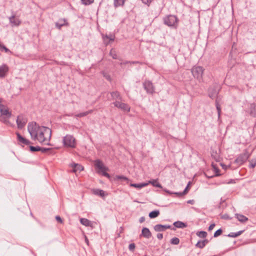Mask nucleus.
Returning a JSON list of instances; mask_svg holds the SVG:
<instances>
[{
	"mask_svg": "<svg viewBox=\"0 0 256 256\" xmlns=\"http://www.w3.org/2000/svg\"><path fill=\"white\" fill-rule=\"evenodd\" d=\"M28 130L32 140H38L40 144L50 146V140L52 131L44 126H40L36 122H30L28 126Z\"/></svg>",
	"mask_w": 256,
	"mask_h": 256,
	"instance_id": "1",
	"label": "nucleus"
},
{
	"mask_svg": "<svg viewBox=\"0 0 256 256\" xmlns=\"http://www.w3.org/2000/svg\"><path fill=\"white\" fill-rule=\"evenodd\" d=\"M178 18L174 15L169 14L163 18L164 24L169 27L176 28L178 24Z\"/></svg>",
	"mask_w": 256,
	"mask_h": 256,
	"instance_id": "2",
	"label": "nucleus"
},
{
	"mask_svg": "<svg viewBox=\"0 0 256 256\" xmlns=\"http://www.w3.org/2000/svg\"><path fill=\"white\" fill-rule=\"evenodd\" d=\"M62 141L64 147L70 148H75L76 147V140L72 135L66 134L63 138Z\"/></svg>",
	"mask_w": 256,
	"mask_h": 256,
	"instance_id": "3",
	"label": "nucleus"
},
{
	"mask_svg": "<svg viewBox=\"0 0 256 256\" xmlns=\"http://www.w3.org/2000/svg\"><path fill=\"white\" fill-rule=\"evenodd\" d=\"M142 86L147 94L153 95L156 92L155 86L150 80H145L142 82Z\"/></svg>",
	"mask_w": 256,
	"mask_h": 256,
	"instance_id": "4",
	"label": "nucleus"
},
{
	"mask_svg": "<svg viewBox=\"0 0 256 256\" xmlns=\"http://www.w3.org/2000/svg\"><path fill=\"white\" fill-rule=\"evenodd\" d=\"M204 70L203 68L200 66H194L191 70L194 77L198 80L202 78Z\"/></svg>",
	"mask_w": 256,
	"mask_h": 256,
	"instance_id": "5",
	"label": "nucleus"
},
{
	"mask_svg": "<svg viewBox=\"0 0 256 256\" xmlns=\"http://www.w3.org/2000/svg\"><path fill=\"white\" fill-rule=\"evenodd\" d=\"M94 166L98 169V173H101L103 176V174L108 170V168L104 166L102 162L100 160H96L94 162Z\"/></svg>",
	"mask_w": 256,
	"mask_h": 256,
	"instance_id": "6",
	"label": "nucleus"
},
{
	"mask_svg": "<svg viewBox=\"0 0 256 256\" xmlns=\"http://www.w3.org/2000/svg\"><path fill=\"white\" fill-rule=\"evenodd\" d=\"M250 157V154L246 151L245 152L241 154L234 160V162L239 166L242 165Z\"/></svg>",
	"mask_w": 256,
	"mask_h": 256,
	"instance_id": "7",
	"label": "nucleus"
},
{
	"mask_svg": "<svg viewBox=\"0 0 256 256\" xmlns=\"http://www.w3.org/2000/svg\"><path fill=\"white\" fill-rule=\"evenodd\" d=\"M112 104L114 105L115 107L120 108L123 111L130 112V107L127 104L124 103L120 101L116 100L112 103Z\"/></svg>",
	"mask_w": 256,
	"mask_h": 256,
	"instance_id": "8",
	"label": "nucleus"
},
{
	"mask_svg": "<svg viewBox=\"0 0 256 256\" xmlns=\"http://www.w3.org/2000/svg\"><path fill=\"white\" fill-rule=\"evenodd\" d=\"M16 122L18 128V129L22 130L24 127L28 120L26 118L24 115L20 114L18 116Z\"/></svg>",
	"mask_w": 256,
	"mask_h": 256,
	"instance_id": "9",
	"label": "nucleus"
},
{
	"mask_svg": "<svg viewBox=\"0 0 256 256\" xmlns=\"http://www.w3.org/2000/svg\"><path fill=\"white\" fill-rule=\"evenodd\" d=\"M16 134L19 144L24 146V145L28 146L31 144V142L28 140L23 137L19 132H16Z\"/></svg>",
	"mask_w": 256,
	"mask_h": 256,
	"instance_id": "10",
	"label": "nucleus"
},
{
	"mask_svg": "<svg viewBox=\"0 0 256 256\" xmlns=\"http://www.w3.org/2000/svg\"><path fill=\"white\" fill-rule=\"evenodd\" d=\"M154 228L156 232H164L167 229H171L172 230H176L174 227L172 228L170 225H162L161 224L155 225Z\"/></svg>",
	"mask_w": 256,
	"mask_h": 256,
	"instance_id": "11",
	"label": "nucleus"
},
{
	"mask_svg": "<svg viewBox=\"0 0 256 256\" xmlns=\"http://www.w3.org/2000/svg\"><path fill=\"white\" fill-rule=\"evenodd\" d=\"M0 112L2 115L6 116L8 118H10L12 116V112L7 106L2 104H0Z\"/></svg>",
	"mask_w": 256,
	"mask_h": 256,
	"instance_id": "12",
	"label": "nucleus"
},
{
	"mask_svg": "<svg viewBox=\"0 0 256 256\" xmlns=\"http://www.w3.org/2000/svg\"><path fill=\"white\" fill-rule=\"evenodd\" d=\"M102 38L106 46H108L110 42H114L115 39V36L112 34L110 35L102 34Z\"/></svg>",
	"mask_w": 256,
	"mask_h": 256,
	"instance_id": "13",
	"label": "nucleus"
},
{
	"mask_svg": "<svg viewBox=\"0 0 256 256\" xmlns=\"http://www.w3.org/2000/svg\"><path fill=\"white\" fill-rule=\"evenodd\" d=\"M58 30H61L64 26H69V23L67 22L66 18H60L58 21L55 24Z\"/></svg>",
	"mask_w": 256,
	"mask_h": 256,
	"instance_id": "14",
	"label": "nucleus"
},
{
	"mask_svg": "<svg viewBox=\"0 0 256 256\" xmlns=\"http://www.w3.org/2000/svg\"><path fill=\"white\" fill-rule=\"evenodd\" d=\"M212 168L214 169V170L215 172V174L214 175L212 176H208V172H204V176L208 178H212L215 176H221V174H220V169L216 166V165L212 164Z\"/></svg>",
	"mask_w": 256,
	"mask_h": 256,
	"instance_id": "15",
	"label": "nucleus"
},
{
	"mask_svg": "<svg viewBox=\"0 0 256 256\" xmlns=\"http://www.w3.org/2000/svg\"><path fill=\"white\" fill-rule=\"evenodd\" d=\"M9 68L6 64H3L0 66V78H4L8 72Z\"/></svg>",
	"mask_w": 256,
	"mask_h": 256,
	"instance_id": "16",
	"label": "nucleus"
},
{
	"mask_svg": "<svg viewBox=\"0 0 256 256\" xmlns=\"http://www.w3.org/2000/svg\"><path fill=\"white\" fill-rule=\"evenodd\" d=\"M16 16L15 14H13L9 18V21L10 24H12V26H19L21 23L22 22L19 19L15 18Z\"/></svg>",
	"mask_w": 256,
	"mask_h": 256,
	"instance_id": "17",
	"label": "nucleus"
},
{
	"mask_svg": "<svg viewBox=\"0 0 256 256\" xmlns=\"http://www.w3.org/2000/svg\"><path fill=\"white\" fill-rule=\"evenodd\" d=\"M248 114L252 117L256 118V103L254 102L250 104Z\"/></svg>",
	"mask_w": 256,
	"mask_h": 256,
	"instance_id": "18",
	"label": "nucleus"
},
{
	"mask_svg": "<svg viewBox=\"0 0 256 256\" xmlns=\"http://www.w3.org/2000/svg\"><path fill=\"white\" fill-rule=\"evenodd\" d=\"M110 94L112 100H122V97L120 95V94L118 90L113 91L110 92H108L107 94Z\"/></svg>",
	"mask_w": 256,
	"mask_h": 256,
	"instance_id": "19",
	"label": "nucleus"
},
{
	"mask_svg": "<svg viewBox=\"0 0 256 256\" xmlns=\"http://www.w3.org/2000/svg\"><path fill=\"white\" fill-rule=\"evenodd\" d=\"M152 236V233L148 228H142L140 236H142L143 237L146 238H150Z\"/></svg>",
	"mask_w": 256,
	"mask_h": 256,
	"instance_id": "20",
	"label": "nucleus"
},
{
	"mask_svg": "<svg viewBox=\"0 0 256 256\" xmlns=\"http://www.w3.org/2000/svg\"><path fill=\"white\" fill-rule=\"evenodd\" d=\"M71 166L73 168L72 172H80L84 169V167L78 164L73 163L71 164Z\"/></svg>",
	"mask_w": 256,
	"mask_h": 256,
	"instance_id": "21",
	"label": "nucleus"
},
{
	"mask_svg": "<svg viewBox=\"0 0 256 256\" xmlns=\"http://www.w3.org/2000/svg\"><path fill=\"white\" fill-rule=\"evenodd\" d=\"M120 180L121 182H126V184L128 183V178L124 176H120V175H116L113 178V181H118Z\"/></svg>",
	"mask_w": 256,
	"mask_h": 256,
	"instance_id": "22",
	"label": "nucleus"
},
{
	"mask_svg": "<svg viewBox=\"0 0 256 256\" xmlns=\"http://www.w3.org/2000/svg\"><path fill=\"white\" fill-rule=\"evenodd\" d=\"M235 216L238 221L242 223L246 222L248 220L246 216L242 214H236Z\"/></svg>",
	"mask_w": 256,
	"mask_h": 256,
	"instance_id": "23",
	"label": "nucleus"
},
{
	"mask_svg": "<svg viewBox=\"0 0 256 256\" xmlns=\"http://www.w3.org/2000/svg\"><path fill=\"white\" fill-rule=\"evenodd\" d=\"M80 222L86 226L92 227V222L87 218H81L80 219Z\"/></svg>",
	"mask_w": 256,
	"mask_h": 256,
	"instance_id": "24",
	"label": "nucleus"
},
{
	"mask_svg": "<svg viewBox=\"0 0 256 256\" xmlns=\"http://www.w3.org/2000/svg\"><path fill=\"white\" fill-rule=\"evenodd\" d=\"M173 225L176 228H184L187 226L186 223L179 220L174 222Z\"/></svg>",
	"mask_w": 256,
	"mask_h": 256,
	"instance_id": "25",
	"label": "nucleus"
},
{
	"mask_svg": "<svg viewBox=\"0 0 256 256\" xmlns=\"http://www.w3.org/2000/svg\"><path fill=\"white\" fill-rule=\"evenodd\" d=\"M148 184V183L142 182V183H140V184H131L130 186L132 187L140 189L144 186H147Z\"/></svg>",
	"mask_w": 256,
	"mask_h": 256,
	"instance_id": "26",
	"label": "nucleus"
},
{
	"mask_svg": "<svg viewBox=\"0 0 256 256\" xmlns=\"http://www.w3.org/2000/svg\"><path fill=\"white\" fill-rule=\"evenodd\" d=\"M126 0H114V8L122 6L124 4Z\"/></svg>",
	"mask_w": 256,
	"mask_h": 256,
	"instance_id": "27",
	"label": "nucleus"
},
{
	"mask_svg": "<svg viewBox=\"0 0 256 256\" xmlns=\"http://www.w3.org/2000/svg\"><path fill=\"white\" fill-rule=\"evenodd\" d=\"M110 55L112 58L114 60H122V58H120L117 54L114 48H112L110 52Z\"/></svg>",
	"mask_w": 256,
	"mask_h": 256,
	"instance_id": "28",
	"label": "nucleus"
},
{
	"mask_svg": "<svg viewBox=\"0 0 256 256\" xmlns=\"http://www.w3.org/2000/svg\"><path fill=\"white\" fill-rule=\"evenodd\" d=\"M148 183V184H152L154 187H157V188H162V184L158 182L157 179L149 180Z\"/></svg>",
	"mask_w": 256,
	"mask_h": 256,
	"instance_id": "29",
	"label": "nucleus"
},
{
	"mask_svg": "<svg viewBox=\"0 0 256 256\" xmlns=\"http://www.w3.org/2000/svg\"><path fill=\"white\" fill-rule=\"evenodd\" d=\"M93 194L97 196H100L101 197H104L106 195L105 192L100 189L94 190Z\"/></svg>",
	"mask_w": 256,
	"mask_h": 256,
	"instance_id": "30",
	"label": "nucleus"
},
{
	"mask_svg": "<svg viewBox=\"0 0 256 256\" xmlns=\"http://www.w3.org/2000/svg\"><path fill=\"white\" fill-rule=\"evenodd\" d=\"M160 211L158 210H154L149 213L148 216L150 218H154L160 215Z\"/></svg>",
	"mask_w": 256,
	"mask_h": 256,
	"instance_id": "31",
	"label": "nucleus"
},
{
	"mask_svg": "<svg viewBox=\"0 0 256 256\" xmlns=\"http://www.w3.org/2000/svg\"><path fill=\"white\" fill-rule=\"evenodd\" d=\"M244 230H240L236 232H230L227 236L230 238H236L242 234Z\"/></svg>",
	"mask_w": 256,
	"mask_h": 256,
	"instance_id": "32",
	"label": "nucleus"
},
{
	"mask_svg": "<svg viewBox=\"0 0 256 256\" xmlns=\"http://www.w3.org/2000/svg\"><path fill=\"white\" fill-rule=\"evenodd\" d=\"M196 234L200 238H206L208 234L206 232L202 230L197 232Z\"/></svg>",
	"mask_w": 256,
	"mask_h": 256,
	"instance_id": "33",
	"label": "nucleus"
},
{
	"mask_svg": "<svg viewBox=\"0 0 256 256\" xmlns=\"http://www.w3.org/2000/svg\"><path fill=\"white\" fill-rule=\"evenodd\" d=\"M218 92H217L215 89H213L212 91H210L208 94V96L212 98H214V97L217 96Z\"/></svg>",
	"mask_w": 256,
	"mask_h": 256,
	"instance_id": "34",
	"label": "nucleus"
},
{
	"mask_svg": "<svg viewBox=\"0 0 256 256\" xmlns=\"http://www.w3.org/2000/svg\"><path fill=\"white\" fill-rule=\"evenodd\" d=\"M102 74L103 76L108 81L111 82L112 81V78L110 76L107 72H102Z\"/></svg>",
	"mask_w": 256,
	"mask_h": 256,
	"instance_id": "35",
	"label": "nucleus"
},
{
	"mask_svg": "<svg viewBox=\"0 0 256 256\" xmlns=\"http://www.w3.org/2000/svg\"><path fill=\"white\" fill-rule=\"evenodd\" d=\"M216 106L218 111V116H220L221 113V108L217 100H216Z\"/></svg>",
	"mask_w": 256,
	"mask_h": 256,
	"instance_id": "36",
	"label": "nucleus"
},
{
	"mask_svg": "<svg viewBox=\"0 0 256 256\" xmlns=\"http://www.w3.org/2000/svg\"><path fill=\"white\" fill-rule=\"evenodd\" d=\"M170 243L172 244L177 245L180 243V240L176 237L173 238L170 240Z\"/></svg>",
	"mask_w": 256,
	"mask_h": 256,
	"instance_id": "37",
	"label": "nucleus"
},
{
	"mask_svg": "<svg viewBox=\"0 0 256 256\" xmlns=\"http://www.w3.org/2000/svg\"><path fill=\"white\" fill-rule=\"evenodd\" d=\"M30 150L31 152H38V151H40V146H30Z\"/></svg>",
	"mask_w": 256,
	"mask_h": 256,
	"instance_id": "38",
	"label": "nucleus"
},
{
	"mask_svg": "<svg viewBox=\"0 0 256 256\" xmlns=\"http://www.w3.org/2000/svg\"><path fill=\"white\" fill-rule=\"evenodd\" d=\"M187 193L188 190H184L182 192H174V194H176L178 197H182Z\"/></svg>",
	"mask_w": 256,
	"mask_h": 256,
	"instance_id": "39",
	"label": "nucleus"
},
{
	"mask_svg": "<svg viewBox=\"0 0 256 256\" xmlns=\"http://www.w3.org/2000/svg\"><path fill=\"white\" fill-rule=\"evenodd\" d=\"M250 168H254L256 166V158L251 160L250 162Z\"/></svg>",
	"mask_w": 256,
	"mask_h": 256,
	"instance_id": "40",
	"label": "nucleus"
},
{
	"mask_svg": "<svg viewBox=\"0 0 256 256\" xmlns=\"http://www.w3.org/2000/svg\"><path fill=\"white\" fill-rule=\"evenodd\" d=\"M81 1L83 4L88 6L92 4L94 2V0H81Z\"/></svg>",
	"mask_w": 256,
	"mask_h": 256,
	"instance_id": "41",
	"label": "nucleus"
},
{
	"mask_svg": "<svg viewBox=\"0 0 256 256\" xmlns=\"http://www.w3.org/2000/svg\"><path fill=\"white\" fill-rule=\"evenodd\" d=\"M222 233V228H219L218 230H216L214 233V238H216L218 236H220V235H221Z\"/></svg>",
	"mask_w": 256,
	"mask_h": 256,
	"instance_id": "42",
	"label": "nucleus"
},
{
	"mask_svg": "<svg viewBox=\"0 0 256 256\" xmlns=\"http://www.w3.org/2000/svg\"><path fill=\"white\" fill-rule=\"evenodd\" d=\"M136 248V244L134 243H131L128 246V250L132 252H134Z\"/></svg>",
	"mask_w": 256,
	"mask_h": 256,
	"instance_id": "43",
	"label": "nucleus"
},
{
	"mask_svg": "<svg viewBox=\"0 0 256 256\" xmlns=\"http://www.w3.org/2000/svg\"><path fill=\"white\" fill-rule=\"evenodd\" d=\"M196 246L200 248H203L205 246L201 240H199L196 244Z\"/></svg>",
	"mask_w": 256,
	"mask_h": 256,
	"instance_id": "44",
	"label": "nucleus"
},
{
	"mask_svg": "<svg viewBox=\"0 0 256 256\" xmlns=\"http://www.w3.org/2000/svg\"><path fill=\"white\" fill-rule=\"evenodd\" d=\"M51 150H52V148H46L40 147V151L42 153L44 154V153H46V152H48V151H50Z\"/></svg>",
	"mask_w": 256,
	"mask_h": 256,
	"instance_id": "45",
	"label": "nucleus"
},
{
	"mask_svg": "<svg viewBox=\"0 0 256 256\" xmlns=\"http://www.w3.org/2000/svg\"><path fill=\"white\" fill-rule=\"evenodd\" d=\"M56 220L58 222H59L60 224L64 223L63 220L60 218V216H56Z\"/></svg>",
	"mask_w": 256,
	"mask_h": 256,
	"instance_id": "46",
	"label": "nucleus"
},
{
	"mask_svg": "<svg viewBox=\"0 0 256 256\" xmlns=\"http://www.w3.org/2000/svg\"><path fill=\"white\" fill-rule=\"evenodd\" d=\"M87 115H88V114L87 111H86V112H80V113L76 115V116L78 117L81 118V117H84V116H86Z\"/></svg>",
	"mask_w": 256,
	"mask_h": 256,
	"instance_id": "47",
	"label": "nucleus"
},
{
	"mask_svg": "<svg viewBox=\"0 0 256 256\" xmlns=\"http://www.w3.org/2000/svg\"><path fill=\"white\" fill-rule=\"evenodd\" d=\"M103 176H106L110 180V181H112L113 179H112V178L109 174H108L107 172H104L103 174Z\"/></svg>",
	"mask_w": 256,
	"mask_h": 256,
	"instance_id": "48",
	"label": "nucleus"
},
{
	"mask_svg": "<svg viewBox=\"0 0 256 256\" xmlns=\"http://www.w3.org/2000/svg\"><path fill=\"white\" fill-rule=\"evenodd\" d=\"M222 218L225 220H231L232 218H230L228 214H224L222 216Z\"/></svg>",
	"mask_w": 256,
	"mask_h": 256,
	"instance_id": "49",
	"label": "nucleus"
},
{
	"mask_svg": "<svg viewBox=\"0 0 256 256\" xmlns=\"http://www.w3.org/2000/svg\"><path fill=\"white\" fill-rule=\"evenodd\" d=\"M156 237L158 240H160L163 238V234L162 233H158L156 234Z\"/></svg>",
	"mask_w": 256,
	"mask_h": 256,
	"instance_id": "50",
	"label": "nucleus"
},
{
	"mask_svg": "<svg viewBox=\"0 0 256 256\" xmlns=\"http://www.w3.org/2000/svg\"><path fill=\"white\" fill-rule=\"evenodd\" d=\"M142 2L144 4H146L148 5H149L152 2V0H142Z\"/></svg>",
	"mask_w": 256,
	"mask_h": 256,
	"instance_id": "51",
	"label": "nucleus"
},
{
	"mask_svg": "<svg viewBox=\"0 0 256 256\" xmlns=\"http://www.w3.org/2000/svg\"><path fill=\"white\" fill-rule=\"evenodd\" d=\"M84 241H85L86 243V244L88 246L90 245V242H89L88 239L86 236H84Z\"/></svg>",
	"mask_w": 256,
	"mask_h": 256,
	"instance_id": "52",
	"label": "nucleus"
},
{
	"mask_svg": "<svg viewBox=\"0 0 256 256\" xmlns=\"http://www.w3.org/2000/svg\"><path fill=\"white\" fill-rule=\"evenodd\" d=\"M214 226H215L214 224H210V226L208 227V230L210 231V230H212L214 228Z\"/></svg>",
	"mask_w": 256,
	"mask_h": 256,
	"instance_id": "53",
	"label": "nucleus"
},
{
	"mask_svg": "<svg viewBox=\"0 0 256 256\" xmlns=\"http://www.w3.org/2000/svg\"><path fill=\"white\" fill-rule=\"evenodd\" d=\"M142 62L139 61H131L130 64H142Z\"/></svg>",
	"mask_w": 256,
	"mask_h": 256,
	"instance_id": "54",
	"label": "nucleus"
},
{
	"mask_svg": "<svg viewBox=\"0 0 256 256\" xmlns=\"http://www.w3.org/2000/svg\"><path fill=\"white\" fill-rule=\"evenodd\" d=\"M145 220V218L144 216H142L139 219V222L140 223H142Z\"/></svg>",
	"mask_w": 256,
	"mask_h": 256,
	"instance_id": "55",
	"label": "nucleus"
},
{
	"mask_svg": "<svg viewBox=\"0 0 256 256\" xmlns=\"http://www.w3.org/2000/svg\"><path fill=\"white\" fill-rule=\"evenodd\" d=\"M202 242H203V244H204V246H206V245L208 243L209 240L208 239H206L205 238L204 240Z\"/></svg>",
	"mask_w": 256,
	"mask_h": 256,
	"instance_id": "56",
	"label": "nucleus"
},
{
	"mask_svg": "<svg viewBox=\"0 0 256 256\" xmlns=\"http://www.w3.org/2000/svg\"><path fill=\"white\" fill-rule=\"evenodd\" d=\"M187 203L191 204H194V200H190L187 201Z\"/></svg>",
	"mask_w": 256,
	"mask_h": 256,
	"instance_id": "57",
	"label": "nucleus"
},
{
	"mask_svg": "<svg viewBox=\"0 0 256 256\" xmlns=\"http://www.w3.org/2000/svg\"><path fill=\"white\" fill-rule=\"evenodd\" d=\"M165 192H166V193L170 194H174V192H171L170 190H168L166 188L164 189H162Z\"/></svg>",
	"mask_w": 256,
	"mask_h": 256,
	"instance_id": "58",
	"label": "nucleus"
},
{
	"mask_svg": "<svg viewBox=\"0 0 256 256\" xmlns=\"http://www.w3.org/2000/svg\"><path fill=\"white\" fill-rule=\"evenodd\" d=\"M3 50H4L6 52H10V51L8 48L5 46L3 48Z\"/></svg>",
	"mask_w": 256,
	"mask_h": 256,
	"instance_id": "59",
	"label": "nucleus"
},
{
	"mask_svg": "<svg viewBox=\"0 0 256 256\" xmlns=\"http://www.w3.org/2000/svg\"><path fill=\"white\" fill-rule=\"evenodd\" d=\"M190 184V182H189L188 185L186 186V188H184V190H188V192L189 190V186Z\"/></svg>",
	"mask_w": 256,
	"mask_h": 256,
	"instance_id": "60",
	"label": "nucleus"
},
{
	"mask_svg": "<svg viewBox=\"0 0 256 256\" xmlns=\"http://www.w3.org/2000/svg\"><path fill=\"white\" fill-rule=\"evenodd\" d=\"M130 62H131V61H128V60H126V61L124 62L123 63L121 62L120 64L122 65V64H130Z\"/></svg>",
	"mask_w": 256,
	"mask_h": 256,
	"instance_id": "61",
	"label": "nucleus"
},
{
	"mask_svg": "<svg viewBox=\"0 0 256 256\" xmlns=\"http://www.w3.org/2000/svg\"><path fill=\"white\" fill-rule=\"evenodd\" d=\"M4 45L0 43V50L1 51H3V48H4Z\"/></svg>",
	"mask_w": 256,
	"mask_h": 256,
	"instance_id": "62",
	"label": "nucleus"
},
{
	"mask_svg": "<svg viewBox=\"0 0 256 256\" xmlns=\"http://www.w3.org/2000/svg\"><path fill=\"white\" fill-rule=\"evenodd\" d=\"M94 112V110H90L87 111L88 114L92 113Z\"/></svg>",
	"mask_w": 256,
	"mask_h": 256,
	"instance_id": "63",
	"label": "nucleus"
},
{
	"mask_svg": "<svg viewBox=\"0 0 256 256\" xmlns=\"http://www.w3.org/2000/svg\"><path fill=\"white\" fill-rule=\"evenodd\" d=\"M233 182H234V180H230V182H226V184H231V183H233Z\"/></svg>",
	"mask_w": 256,
	"mask_h": 256,
	"instance_id": "64",
	"label": "nucleus"
}]
</instances>
